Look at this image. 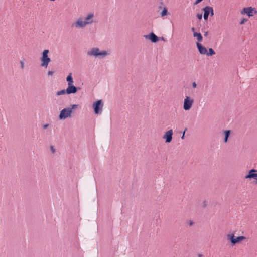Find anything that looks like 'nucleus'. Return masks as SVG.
<instances>
[{
    "instance_id": "1",
    "label": "nucleus",
    "mask_w": 257,
    "mask_h": 257,
    "mask_svg": "<svg viewBox=\"0 0 257 257\" xmlns=\"http://www.w3.org/2000/svg\"><path fill=\"white\" fill-rule=\"evenodd\" d=\"M94 17L93 13H88L84 17H80L76 19L75 22L72 24L71 27L77 29H83L87 25H91L93 23Z\"/></svg>"
},
{
    "instance_id": "2",
    "label": "nucleus",
    "mask_w": 257,
    "mask_h": 257,
    "mask_svg": "<svg viewBox=\"0 0 257 257\" xmlns=\"http://www.w3.org/2000/svg\"><path fill=\"white\" fill-rule=\"evenodd\" d=\"M109 53L106 50L101 51L99 48L97 47H94L90 49L87 52V55L90 57H94L99 59L104 58L106 56L108 55Z\"/></svg>"
},
{
    "instance_id": "3",
    "label": "nucleus",
    "mask_w": 257,
    "mask_h": 257,
    "mask_svg": "<svg viewBox=\"0 0 257 257\" xmlns=\"http://www.w3.org/2000/svg\"><path fill=\"white\" fill-rule=\"evenodd\" d=\"M49 52V50H44L42 54V57H41V66L43 67L47 68L51 62V59L48 56V53Z\"/></svg>"
},
{
    "instance_id": "4",
    "label": "nucleus",
    "mask_w": 257,
    "mask_h": 257,
    "mask_svg": "<svg viewBox=\"0 0 257 257\" xmlns=\"http://www.w3.org/2000/svg\"><path fill=\"white\" fill-rule=\"evenodd\" d=\"M103 104L101 100L95 102L93 104L94 111L96 114H100L102 112Z\"/></svg>"
},
{
    "instance_id": "5",
    "label": "nucleus",
    "mask_w": 257,
    "mask_h": 257,
    "mask_svg": "<svg viewBox=\"0 0 257 257\" xmlns=\"http://www.w3.org/2000/svg\"><path fill=\"white\" fill-rule=\"evenodd\" d=\"M194 100L189 96H186L184 100L183 109L185 110H189L192 107Z\"/></svg>"
},
{
    "instance_id": "6",
    "label": "nucleus",
    "mask_w": 257,
    "mask_h": 257,
    "mask_svg": "<svg viewBox=\"0 0 257 257\" xmlns=\"http://www.w3.org/2000/svg\"><path fill=\"white\" fill-rule=\"evenodd\" d=\"M71 110L70 109L64 108L62 109L60 113L59 117L60 119H65L71 116Z\"/></svg>"
},
{
    "instance_id": "7",
    "label": "nucleus",
    "mask_w": 257,
    "mask_h": 257,
    "mask_svg": "<svg viewBox=\"0 0 257 257\" xmlns=\"http://www.w3.org/2000/svg\"><path fill=\"white\" fill-rule=\"evenodd\" d=\"M245 179H254L257 184V170L252 169L250 170L247 175L245 176Z\"/></svg>"
},
{
    "instance_id": "8",
    "label": "nucleus",
    "mask_w": 257,
    "mask_h": 257,
    "mask_svg": "<svg viewBox=\"0 0 257 257\" xmlns=\"http://www.w3.org/2000/svg\"><path fill=\"white\" fill-rule=\"evenodd\" d=\"M173 134V132L172 129H170L165 132L163 136V138L165 140L166 143H170L171 142L172 140Z\"/></svg>"
},
{
    "instance_id": "9",
    "label": "nucleus",
    "mask_w": 257,
    "mask_h": 257,
    "mask_svg": "<svg viewBox=\"0 0 257 257\" xmlns=\"http://www.w3.org/2000/svg\"><path fill=\"white\" fill-rule=\"evenodd\" d=\"M144 36L146 39L150 40L151 42L153 43L157 42L159 41L158 37L154 33H151L150 34L145 35Z\"/></svg>"
},
{
    "instance_id": "10",
    "label": "nucleus",
    "mask_w": 257,
    "mask_h": 257,
    "mask_svg": "<svg viewBox=\"0 0 257 257\" xmlns=\"http://www.w3.org/2000/svg\"><path fill=\"white\" fill-rule=\"evenodd\" d=\"M77 88L74 86L73 84L72 85H68V87L66 89V92L67 94H74L77 92Z\"/></svg>"
},
{
    "instance_id": "11",
    "label": "nucleus",
    "mask_w": 257,
    "mask_h": 257,
    "mask_svg": "<svg viewBox=\"0 0 257 257\" xmlns=\"http://www.w3.org/2000/svg\"><path fill=\"white\" fill-rule=\"evenodd\" d=\"M253 11V9H252V7H251L244 8L241 11V14L242 15L246 14L249 17H250V16H253V14H252Z\"/></svg>"
},
{
    "instance_id": "12",
    "label": "nucleus",
    "mask_w": 257,
    "mask_h": 257,
    "mask_svg": "<svg viewBox=\"0 0 257 257\" xmlns=\"http://www.w3.org/2000/svg\"><path fill=\"white\" fill-rule=\"evenodd\" d=\"M196 45L200 54L206 55L207 50L205 47L202 46V45L200 43H197Z\"/></svg>"
},
{
    "instance_id": "13",
    "label": "nucleus",
    "mask_w": 257,
    "mask_h": 257,
    "mask_svg": "<svg viewBox=\"0 0 257 257\" xmlns=\"http://www.w3.org/2000/svg\"><path fill=\"white\" fill-rule=\"evenodd\" d=\"M204 11V19L206 20L208 18V16L210 14V6H206L203 8Z\"/></svg>"
},
{
    "instance_id": "14",
    "label": "nucleus",
    "mask_w": 257,
    "mask_h": 257,
    "mask_svg": "<svg viewBox=\"0 0 257 257\" xmlns=\"http://www.w3.org/2000/svg\"><path fill=\"white\" fill-rule=\"evenodd\" d=\"M245 239L246 237L243 236H238L235 238H234V239H233V243H232V245H234L236 243H239L241 241L245 240Z\"/></svg>"
},
{
    "instance_id": "15",
    "label": "nucleus",
    "mask_w": 257,
    "mask_h": 257,
    "mask_svg": "<svg viewBox=\"0 0 257 257\" xmlns=\"http://www.w3.org/2000/svg\"><path fill=\"white\" fill-rule=\"evenodd\" d=\"M193 36L196 37L198 42L199 43L202 41L203 38L201 34L200 33L194 32Z\"/></svg>"
},
{
    "instance_id": "16",
    "label": "nucleus",
    "mask_w": 257,
    "mask_h": 257,
    "mask_svg": "<svg viewBox=\"0 0 257 257\" xmlns=\"http://www.w3.org/2000/svg\"><path fill=\"white\" fill-rule=\"evenodd\" d=\"M66 81L68 85H72L73 83V79L72 76V73H70L66 78Z\"/></svg>"
},
{
    "instance_id": "17",
    "label": "nucleus",
    "mask_w": 257,
    "mask_h": 257,
    "mask_svg": "<svg viewBox=\"0 0 257 257\" xmlns=\"http://www.w3.org/2000/svg\"><path fill=\"white\" fill-rule=\"evenodd\" d=\"M224 142L225 143H226L228 141V137L229 135H230L231 131L230 130H226L224 132Z\"/></svg>"
},
{
    "instance_id": "18",
    "label": "nucleus",
    "mask_w": 257,
    "mask_h": 257,
    "mask_svg": "<svg viewBox=\"0 0 257 257\" xmlns=\"http://www.w3.org/2000/svg\"><path fill=\"white\" fill-rule=\"evenodd\" d=\"M227 238L228 240H229L231 243H233V239L234 238V235L233 233L228 234L227 235Z\"/></svg>"
},
{
    "instance_id": "19",
    "label": "nucleus",
    "mask_w": 257,
    "mask_h": 257,
    "mask_svg": "<svg viewBox=\"0 0 257 257\" xmlns=\"http://www.w3.org/2000/svg\"><path fill=\"white\" fill-rule=\"evenodd\" d=\"M215 54V51L213 50L212 48H209L208 51L207 52L206 55L207 56H212Z\"/></svg>"
},
{
    "instance_id": "20",
    "label": "nucleus",
    "mask_w": 257,
    "mask_h": 257,
    "mask_svg": "<svg viewBox=\"0 0 257 257\" xmlns=\"http://www.w3.org/2000/svg\"><path fill=\"white\" fill-rule=\"evenodd\" d=\"M67 94L66 90L63 89V90H60L59 91H58L56 93V95L57 96H60V95H64V94Z\"/></svg>"
},
{
    "instance_id": "21",
    "label": "nucleus",
    "mask_w": 257,
    "mask_h": 257,
    "mask_svg": "<svg viewBox=\"0 0 257 257\" xmlns=\"http://www.w3.org/2000/svg\"><path fill=\"white\" fill-rule=\"evenodd\" d=\"M167 13H168L167 8L165 7V8H164L163 11L161 12V16L163 17L164 16L166 15L167 14Z\"/></svg>"
},
{
    "instance_id": "22",
    "label": "nucleus",
    "mask_w": 257,
    "mask_h": 257,
    "mask_svg": "<svg viewBox=\"0 0 257 257\" xmlns=\"http://www.w3.org/2000/svg\"><path fill=\"white\" fill-rule=\"evenodd\" d=\"M78 105L76 104H73L71 105V107L68 108V109H70L71 110V113L72 112V111L73 109L76 108L77 107Z\"/></svg>"
},
{
    "instance_id": "23",
    "label": "nucleus",
    "mask_w": 257,
    "mask_h": 257,
    "mask_svg": "<svg viewBox=\"0 0 257 257\" xmlns=\"http://www.w3.org/2000/svg\"><path fill=\"white\" fill-rule=\"evenodd\" d=\"M210 14L211 16H212L214 15L213 9L211 7H210Z\"/></svg>"
},
{
    "instance_id": "24",
    "label": "nucleus",
    "mask_w": 257,
    "mask_h": 257,
    "mask_svg": "<svg viewBox=\"0 0 257 257\" xmlns=\"http://www.w3.org/2000/svg\"><path fill=\"white\" fill-rule=\"evenodd\" d=\"M50 150L53 153H54L56 151L55 148L53 146H50Z\"/></svg>"
},
{
    "instance_id": "25",
    "label": "nucleus",
    "mask_w": 257,
    "mask_h": 257,
    "mask_svg": "<svg viewBox=\"0 0 257 257\" xmlns=\"http://www.w3.org/2000/svg\"><path fill=\"white\" fill-rule=\"evenodd\" d=\"M189 226H191L194 224V222L192 220H189L187 222Z\"/></svg>"
},
{
    "instance_id": "26",
    "label": "nucleus",
    "mask_w": 257,
    "mask_h": 257,
    "mask_svg": "<svg viewBox=\"0 0 257 257\" xmlns=\"http://www.w3.org/2000/svg\"><path fill=\"white\" fill-rule=\"evenodd\" d=\"M196 16H197V18L199 20H201L202 18V14H197Z\"/></svg>"
},
{
    "instance_id": "27",
    "label": "nucleus",
    "mask_w": 257,
    "mask_h": 257,
    "mask_svg": "<svg viewBox=\"0 0 257 257\" xmlns=\"http://www.w3.org/2000/svg\"><path fill=\"white\" fill-rule=\"evenodd\" d=\"M202 1L203 0H196L195 2L194 3V5H196L199 3H201Z\"/></svg>"
},
{
    "instance_id": "28",
    "label": "nucleus",
    "mask_w": 257,
    "mask_h": 257,
    "mask_svg": "<svg viewBox=\"0 0 257 257\" xmlns=\"http://www.w3.org/2000/svg\"><path fill=\"white\" fill-rule=\"evenodd\" d=\"M21 64V67L23 69L24 68V63L23 61H21L20 62Z\"/></svg>"
},
{
    "instance_id": "29",
    "label": "nucleus",
    "mask_w": 257,
    "mask_h": 257,
    "mask_svg": "<svg viewBox=\"0 0 257 257\" xmlns=\"http://www.w3.org/2000/svg\"><path fill=\"white\" fill-rule=\"evenodd\" d=\"M54 74V72L52 71H48V75H52Z\"/></svg>"
},
{
    "instance_id": "30",
    "label": "nucleus",
    "mask_w": 257,
    "mask_h": 257,
    "mask_svg": "<svg viewBox=\"0 0 257 257\" xmlns=\"http://www.w3.org/2000/svg\"><path fill=\"white\" fill-rule=\"evenodd\" d=\"M48 126H49V124H44L43 127L44 129H46L48 127Z\"/></svg>"
},
{
    "instance_id": "31",
    "label": "nucleus",
    "mask_w": 257,
    "mask_h": 257,
    "mask_svg": "<svg viewBox=\"0 0 257 257\" xmlns=\"http://www.w3.org/2000/svg\"><path fill=\"white\" fill-rule=\"evenodd\" d=\"M196 84L195 82H194L193 83H192V86L193 88H196Z\"/></svg>"
},
{
    "instance_id": "32",
    "label": "nucleus",
    "mask_w": 257,
    "mask_h": 257,
    "mask_svg": "<svg viewBox=\"0 0 257 257\" xmlns=\"http://www.w3.org/2000/svg\"><path fill=\"white\" fill-rule=\"evenodd\" d=\"M245 21V19H243V20H241V21L240 22V24H243L244 22Z\"/></svg>"
},
{
    "instance_id": "33",
    "label": "nucleus",
    "mask_w": 257,
    "mask_h": 257,
    "mask_svg": "<svg viewBox=\"0 0 257 257\" xmlns=\"http://www.w3.org/2000/svg\"><path fill=\"white\" fill-rule=\"evenodd\" d=\"M186 129L185 130V131H184L183 133V135L181 137V139H183L184 138V135H185V131H186Z\"/></svg>"
},
{
    "instance_id": "34",
    "label": "nucleus",
    "mask_w": 257,
    "mask_h": 257,
    "mask_svg": "<svg viewBox=\"0 0 257 257\" xmlns=\"http://www.w3.org/2000/svg\"><path fill=\"white\" fill-rule=\"evenodd\" d=\"M203 256L202 254L199 253L198 254V257H203Z\"/></svg>"
},
{
    "instance_id": "35",
    "label": "nucleus",
    "mask_w": 257,
    "mask_h": 257,
    "mask_svg": "<svg viewBox=\"0 0 257 257\" xmlns=\"http://www.w3.org/2000/svg\"><path fill=\"white\" fill-rule=\"evenodd\" d=\"M191 30L193 32V33H194V32H194V31H195V28H194V27H192V28H191Z\"/></svg>"
},
{
    "instance_id": "36",
    "label": "nucleus",
    "mask_w": 257,
    "mask_h": 257,
    "mask_svg": "<svg viewBox=\"0 0 257 257\" xmlns=\"http://www.w3.org/2000/svg\"><path fill=\"white\" fill-rule=\"evenodd\" d=\"M207 35H208V32H205L204 34V36H207Z\"/></svg>"
}]
</instances>
